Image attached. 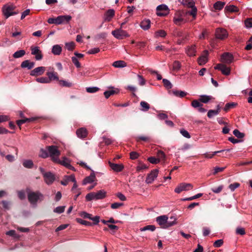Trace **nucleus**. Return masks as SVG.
Masks as SVG:
<instances>
[{"label": "nucleus", "instance_id": "26", "mask_svg": "<svg viewBox=\"0 0 252 252\" xmlns=\"http://www.w3.org/2000/svg\"><path fill=\"white\" fill-rule=\"evenodd\" d=\"M34 65V63L31 62L29 60H26L23 62L21 64V66L22 68H27L28 69H31L33 67Z\"/></svg>", "mask_w": 252, "mask_h": 252}, {"label": "nucleus", "instance_id": "4", "mask_svg": "<svg viewBox=\"0 0 252 252\" xmlns=\"http://www.w3.org/2000/svg\"><path fill=\"white\" fill-rule=\"evenodd\" d=\"M183 4L185 6L191 8L190 11H185L186 14L190 15L193 19H195L196 17L197 10L194 1L192 0H185L183 1Z\"/></svg>", "mask_w": 252, "mask_h": 252}, {"label": "nucleus", "instance_id": "31", "mask_svg": "<svg viewBox=\"0 0 252 252\" xmlns=\"http://www.w3.org/2000/svg\"><path fill=\"white\" fill-rule=\"evenodd\" d=\"M62 47L59 45H54L52 47V52L55 55H59L62 52Z\"/></svg>", "mask_w": 252, "mask_h": 252}, {"label": "nucleus", "instance_id": "10", "mask_svg": "<svg viewBox=\"0 0 252 252\" xmlns=\"http://www.w3.org/2000/svg\"><path fill=\"white\" fill-rule=\"evenodd\" d=\"M234 57L233 55L227 52H225L221 55L220 61L223 63L230 64L233 62Z\"/></svg>", "mask_w": 252, "mask_h": 252}, {"label": "nucleus", "instance_id": "38", "mask_svg": "<svg viewBox=\"0 0 252 252\" xmlns=\"http://www.w3.org/2000/svg\"><path fill=\"white\" fill-rule=\"evenodd\" d=\"M220 113V108L216 110H210L207 113L209 118H212L214 116L217 115Z\"/></svg>", "mask_w": 252, "mask_h": 252}, {"label": "nucleus", "instance_id": "35", "mask_svg": "<svg viewBox=\"0 0 252 252\" xmlns=\"http://www.w3.org/2000/svg\"><path fill=\"white\" fill-rule=\"evenodd\" d=\"M225 4V3L224 2L218 1L214 3V8L215 10H220L223 8Z\"/></svg>", "mask_w": 252, "mask_h": 252}, {"label": "nucleus", "instance_id": "39", "mask_svg": "<svg viewBox=\"0 0 252 252\" xmlns=\"http://www.w3.org/2000/svg\"><path fill=\"white\" fill-rule=\"evenodd\" d=\"M26 54L25 50H20L15 52L13 55L14 58H19L23 57Z\"/></svg>", "mask_w": 252, "mask_h": 252}, {"label": "nucleus", "instance_id": "59", "mask_svg": "<svg viewBox=\"0 0 252 252\" xmlns=\"http://www.w3.org/2000/svg\"><path fill=\"white\" fill-rule=\"evenodd\" d=\"M191 106L194 108H198L200 106H202V104L200 103L199 101L194 100L191 102Z\"/></svg>", "mask_w": 252, "mask_h": 252}, {"label": "nucleus", "instance_id": "27", "mask_svg": "<svg viewBox=\"0 0 252 252\" xmlns=\"http://www.w3.org/2000/svg\"><path fill=\"white\" fill-rule=\"evenodd\" d=\"M214 99V98L211 95H202L200 96L199 100L201 102L207 103Z\"/></svg>", "mask_w": 252, "mask_h": 252}, {"label": "nucleus", "instance_id": "22", "mask_svg": "<svg viewBox=\"0 0 252 252\" xmlns=\"http://www.w3.org/2000/svg\"><path fill=\"white\" fill-rule=\"evenodd\" d=\"M208 61V51H205L204 54L200 56L198 59V63L200 65L205 64Z\"/></svg>", "mask_w": 252, "mask_h": 252}, {"label": "nucleus", "instance_id": "16", "mask_svg": "<svg viewBox=\"0 0 252 252\" xmlns=\"http://www.w3.org/2000/svg\"><path fill=\"white\" fill-rule=\"evenodd\" d=\"M71 16L70 15H61L57 17V25L66 24L71 20Z\"/></svg>", "mask_w": 252, "mask_h": 252}, {"label": "nucleus", "instance_id": "64", "mask_svg": "<svg viewBox=\"0 0 252 252\" xmlns=\"http://www.w3.org/2000/svg\"><path fill=\"white\" fill-rule=\"evenodd\" d=\"M223 243V241L222 239H219V240L216 241L214 243L213 245L215 247L219 248L222 245Z\"/></svg>", "mask_w": 252, "mask_h": 252}, {"label": "nucleus", "instance_id": "28", "mask_svg": "<svg viewBox=\"0 0 252 252\" xmlns=\"http://www.w3.org/2000/svg\"><path fill=\"white\" fill-rule=\"evenodd\" d=\"M46 75L48 76V79L50 80V82L52 80H59V77L58 76L57 73L55 72L54 71L48 72L46 73Z\"/></svg>", "mask_w": 252, "mask_h": 252}, {"label": "nucleus", "instance_id": "6", "mask_svg": "<svg viewBox=\"0 0 252 252\" xmlns=\"http://www.w3.org/2000/svg\"><path fill=\"white\" fill-rule=\"evenodd\" d=\"M186 12L184 10L177 11L173 17V22L176 25H180L186 22L184 17L186 15Z\"/></svg>", "mask_w": 252, "mask_h": 252}, {"label": "nucleus", "instance_id": "13", "mask_svg": "<svg viewBox=\"0 0 252 252\" xmlns=\"http://www.w3.org/2000/svg\"><path fill=\"white\" fill-rule=\"evenodd\" d=\"M158 173V170L155 169L151 171L150 173L148 174L145 182L147 184H151L154 181V180L157 177Z\"/></svg>", "mask_w": 252, "mask_h": 252}, {"label": "nucleus", "instance_id": "43", "mask_svg": "<svg viewBox=\"0 0 252 252\" xmlns=\"http://www.w3.org/2000/svg\"><path fill=\"white\" fill-rule=\"evenodd\" d=\"M140 106L142 107L141 110L143 111H147L150 109L149 104L144 101L140 102Z\"/></svg>", "mask_w": 252, "mask_h": 252}, {"label": "nucleus", "instance_id": "49", "mask_svg": "<svg viewBox=\"0 0 252 252\" xmlns=\"http://www.w3.org/2000/svg\"><path fill=\"white\" fill-rule=\"evenodd\" d=\"M33 120L32 119H24L20 120H18L17 121V125L20 127V126L24 123H25L26 122H31Z\"/></svg>", "mask_w": 252, "mask_h": 252}, {"label": "nucleus", "instance_id": "41", "mask_svg": "<svg viewBox=\"0 0 252 252\" xmlns=\"http://www.w3.org/2000/svg\"><path fill=\"white\" fill-rule=\"evenodd\" d=\"M59 84L62 87H70L72 86V83L69 82H67L65 80H59Z\"/></svg>", "mask_w": 252, "mask_h": 252}, {"label": "nucleus", "instance_id": "56", "mask_svg": "<svg viewBox=\"0 0 252 252\" xmlns=\"http://www.w3.org/2000/svg\"><path fill=\"white\" fill-rule=\"evenodd\" d=\"M80 216L84 219H89V220H91L92 219V215L86 212H82L80 213Z\"/></svg>", "mask_w": 252, "mask_h": 252}, {"label": "nucleus", "instance_id": "24", "mask_svg": "<svg viewBox=\"0 0 252 252\" xmlns=\"http://www.w3.org/2000/svg\"><path fill=\"white\" fill-rule=\"evenodd\" d=\"M186 53L189 56H194L196 54V46L195 45L188 46L186 48Z\"/></svg>", "mask_w": 252, "mask_h": 252}, {"label": "nucleus", "instance_id": "54", "mask_svg": "<svg viewBox=\"0 0 252 252\" xmlns=\"http://www.w3.org/2000/svg\"><path fill=\"white\" fill-rule=\"evenodd\" d=\"M233 134L236 137L239 138H243L244 136V133L240 132L237 129H235L233 131Z\"/></svg>", "mask_w": 252, "mask_h": 252}, {"label": "nucleus", "instance_id": "20", "mask_svg": "<svg viewBox=\"0 0 252 252\" xmlns=\"http://www.w3.org/2000/svg\"><path fill=\"white\" fill-rule=\"evenodd\" d=\"M95 176L94 171H92V172L91 173L90 175L86 177L83 180V184L86 185L88 183H91L94 181L95 180Z\"/></svg>", "mask_w": 252, "mask_h": 252}, {"label": "nucleus", "instance_id": "7", "mask_svg": "<svg viewBox=\"0 0 252 252\" xmlns=\"http://www.w3.org/2000/svg\"><path fill=\"white\" fill-rule=\"evenodd\" d=\"M112 34L115 38L118 39H122L125 37L129 36L127 32L123 30L122 28L113 31L112 32Z\"/></svg>", "mask_w": 252, "mask_h": 252}, {"label": "nucleus", "instance_id": "17", "mask_svg": "<svg viewBox=\"0 0 252 252\" xmlns=\"http://www.w3.org/2000/svg\"><path fill=\"white\" fill-rule=\"evenodd\" d=\"M43 177L45 183L48 185L52 184L55 179L54 174L50 172L45 173Z\"/></svg>", "mask_w": 252, "mask_h": 252}, {"label": "nucleus", "instance_id": "18", "mask_svg": "<svg viewBox=\"0 0 252 252\" xmlns=\"http://www.w3.org/2000/svg\"><path fill=\"white\" fill-rule=\"evenodd\" d=\"M109 164L112 170L117 172L122 171L124 168V165L122 164L114 163L109 161Z\"/></svg>", "mask_w": 252, "mask_h": 252}, {"label": "nucleus", "instance_id": "2", "mask_svg": "<svg viewBox=\"0 0 252 252\" xmlns=\"http://www.w3.org/2000/svg\"><path fill=\"white\" fill-rule=\"evenodd\" d=\"M168 219L167 216L162 215L157 217L156 221L160 228L163 229L168 228L177 223L176 219H174L172 221H168Z\"/></svg>", "mask_w": 252, "mask_h": 252}, {"label": "nucleus", "instance_id": "1", "mask_svg": "<svg viewBox=\"0 0 252 252\" xmlns=\"http://www.w3.org/2000/svg\"><path fill=\"white\" fill-rule=\"evenodd\" d=\"M61 151L57 146L55 145L48 146L45 149H41L40 151L39 156L42 158L50 157L51 160L54 162H60L59 156Z\"/></svg>", "mask_w": 252, "mask_h": 252}, {"label": "nucleus", "instance_id": "15", "mask_svg": "<svg viewBox=\"0 0 252 252\" xmlns=\"http://www.w3.org/2000/svg\"><path fill=\"white\" fill-rule=\"evenodd\" d=\"M32 54L35 55L36 60H40L42 59L41 51L39 50L38 47H31Z\"/></svg>", "mask_w": 252, "mask_h": 252}, {"label": "nucleus", "instance_id": "33", "mask_svg": "<svg viewBox=\"0 0 252 252\" xmlns=\"http://www.w3.org/2000/svg\"><path fill=\"white\" fill-rule=\"evenodd\" d=\"M115 14V11L113 9L108 10L106 14H105V19L106 21H109L111 20L112 18L114 16Z\"/></svg>", "mask_w": 252, "mask_h": 252}, {"label": "nucleus", "instance_id": "19", "mask_svg": "<svg viewBox=\"0 0 252 252\" xmlns=\"http://www.w3.org/2000/svg\"><path fill=\"white\" fill-rule=\"evenodd\" d=\"M109 89V91H105L104 93V95L106 98H108L111 95L117 94L119 92L118 89H115L113 87H110Z\"/></svg>", "mask_w": 252, "mask_h": 252}, {"label": "nucleus", "instance_id": "58", "mask_svg": "<svg viewBox=\"0 0 252 252\" xmlns=\"http://www.w3.org/2000/svg\"><path fill=\"white\" fill-rule=\"evenodd\" d=\"M240 186V184L238 183H234L233 184H231L229 186V188L230 189V190L232 191H234V190L239 187Z\"/></svg>", "mask_w": 252, "mask_h": 252}, {"label": "nucleus", "instance_id": "3", "mask_svg": "<svg viewBox=\"0 0 252 252\" xmlns=\"http://www.w3.org/2000/svg\"><path fill=\"white\" fill-rule=\"evenodd\" d=\"M26 192L28 194V200L32 204H36L38 200L43 199V195L39 191H31L30 189H27Z\"/></svg>", "mask_w": 252, "mask_h": 252}, {"label": "nucleus", "instance_id": "21", "mask_svg": "<svg viewBox=\"0 0 252 252\" xmlns=\"http://www.w3.org/2000/svg\"><path fill=\"white\" fill-rule=\"evenodd\" d=\"M76 134L77 136L81 138H85L88 134V131L86 128L81 127L76 130Z\"/></svg>", "mask_w": 252, "mask_h": 252}, {"label": "nucleus", "instance_id": "30", "mask_svg": "<svg viewBox=\"0 0 252 252\" xmlns=\"http://www.w3.org/2000/svg\"><path fill=\"white\" fill-rule=\"evenodd\" d=\"M94 194L95 196V199H102L105 197L106 192L103 190H100L97 192H94Z\"/></svg>", "mask_w": 252, "mask_h": 252}, {"label": "nucleus", "instance_id": "12", "mask_svg": "<svg viewBox=\"0 0 252 252\" xmlns=\"http://www.w3.org/2000/svg\"><path fill=\"white\" fill-rule=\"evenodd\" d=\"M214 68L215 69L220 70L223 75H228L230 73V67L227 66L224 63H219Z\"/></svg>", "mask_w": 252, "mask_h": 252}, {"label": "nucleus", "instance_id": "44", "mask_svg": "<svg viewBox=\"0 0 252 252\" xmlns=\"http://www.w3.org/2000/svg\"><path fill=\"white\" fill-rule=\"evenodd\" d=\"M23 166L28 168H32L33 167V163L31 160H26L23 163Z\"/></svg>", "mask_w": 252, "mask_h": 252}, {"label": "nucleus", "instance_id": "48", "mask_svg": "<svg viewBox=\"0 0 252 252\" xmlns=\"http://www.w3.org/2000/svg\"><path fill=\"white\" fill-rule=\"evenodd\" d=\"M173 93L175 95L181 97H183L187 95V93L184 91H174Z\"/></svg>", "mask_w": 252, "mask_h": 252}, {"label": "nucleus", "instance_id": "53", "mask_svg": "<svg viewBox=\"0 0 252 252\" xmlns=\"http://www.w3.org/2000/svg\"><path fill=\"white\" fill-rule=\"evenodd\" d=\"M148 160L152 164H157L159 162V159H158L154 157H151L148 158Z\"/></svg>", "mask_w": 252, "mask_h": 252}, {"label": "nucleus", "instance_id": "32", "mask_svg": "<svg viewBox=\"0 0 252 252\" xmlns=\"http://www.w3.org/2000/svg\"><path fill=\"white\" fill-rule=\"evenodd\" d=\"M113 66L115 67H124L126 66V63L123 61H117L113 63Z\"/></svg>", "mask_w": 252, "mask_h": 252}, {"label": "nucleus", "instance_id": "23", "mask_svg": "<svg viewBox=\"0 0 252 252\" xmlns=\"http://www.w3.org/2000/svg\"><path fill=\"white\" fill-rule=\"evenodd\" d=\"M140 26L143 30H148L151 27V21L149 19H144L141 21Z\"/></svg>", "mask_w": 252, "mask_h": 252}, {"label": "nucleus", "instance_id": "34", "mask_svg": "<svg viewBox=\"0 0 252 252\" xmlns=\"http://www.w3.org/2000/svg\"><path fill=\"white\" fill-rule=\"evenodd\" d=\"M167 33L166 32L163 30H159L155 32V37L156 38L165 37Z\"/></svg>", "mask_w": 252, "mask_h": 252}, {"label": "nucleus", "instance_id": "51", "mask_svg": "<svg viewBox=\"0 0 252 252\" xmlns=\"http://www.w3.org/2000/svg\"><path fill=\"white\" fill-rule=\"evenodd\" d=\"M65 207L64 206H58L54 209V212L59 214L62 213L64 211Z\"/></svg>", "mask_w": 252, "mask_h": 252}, {"label": "nucleus", "instance_id": "55", "mask_svg": "<svg viewBox=\"0 0 252 252\" xmlns=\"http://www.w3.org/2000/svg\"><path fill=\"white\" fill-rule=\"evenodd\" d=\"M223 188V186L222 185H220L217 188H213L211 189L212 191L215 193H219L221 191Z\"/></svg>", "mask_w": 252, "mask_h": 252}, {"label": "nucleus", "instance_id": "36", "mask_svg": "<svg viewBox=\"0 0 252 252\" xmlns=\"http://www.w3.org/2000/svg\"><path fill=\"white\" fill-rule=\"evenodd\" d=\"M156 227L154 225H148L144 227H142L140 229L141 231H144L146 230H150L151 231H154L156 230Z\"/></svg>", "mask_w": 252, "mask_h": 252}, {"label": "nucleus", "instance_id": "60", "mask_svg": "<svg viewBox=\"0 0 252 252\" xmlns=\"http://www.w3.org/2000/svg\"><path fill=\"white\" fill-rule=\"evenodd\" d=\"M236 233L237 234L244 235V234H245L246 232H245V230L244 228L238 227L236 228Z\"/></svg>", "mask_w": 252, "mask_h": 252}, {"label": "nucleus", "instance_id": "25", "mask_svg": "<svg viewBox=\"0 0 252 252\" xmlns=\"http://www.w3.org/2000/svg\"><path fill=\"white\" fill-rule=\"evenodd\" d=\"M75 181V176L73 175H71L70 176H66L64 177V178L63 180L61 181V183L62 185L63 186H66L68 184L69 182H74Z\"/></svg>", "mask_w": 252, "mask_h": 252}, {"label": "nucleus", "instance_id": "45", "mask_svg": "<svg viewBox=\"0 0 252 252\" xmlns=\"http://www.w3.org/2000/svg\"><path fill=\"white\" fill-rule=\"evenodd\" d=\"M202 195H203L202 193H198L193 196L188 197V198H185L182 199V200L183 201H191V200H194V199H197V198H198L201 197L202 196Z\"/></svg>", "mask_w": 252, "mask_h": 252}, {"label": "nucleus", "instance_id": "46", "mask_svg": "<svg viewBox=\"0 0 252 252\" xmlns=\"http://www.w3.org/2000/svg\"><path fill=\"white\" fill-rule=\"evenodd\" d=\"M76 221L77 222L81 224H83V225H86V226H91L92 225V223L91 222H89V221H86V220H83L81 219H80V218H77L76 219Z\"/></svg>", "mask_w": 252, "mask_h": 252}, {"label": "nucleus", "instance_id": "62", "mask_svg": "<svg viewBox=\"0 0 252 252\" xmlns=\"http://www.w3.org/2000/svg\"><path fill=\"white\" fill-rule=\"evenodd\" d=\"M94 195V192H92L87 194L86 196V200L87 201H91L93 199H95V196Z\"/></svg>", "mask_w": 252, "mask_h": 252}, {"label": "nucleus", "instance_id": "42", "mask_svg": "<svg viewBox=\"0 0 252 252\" xmlns=\"http://www.w3.org/2000/svg\"><path fill=\"white\" fill-rule=\"evenodd\" d=\"M55 163H59L62 165H63V166H65L66 167L68 168L69 169L73 170L74 169V168L70 165L69 163L66 162L65 160H61L60 162H56Z\"/></svg>", "mask_w": 252, "mask_h": 252}, {"label": "nucleus", "instance_id": "63", "mask_svg": "<svg viewBox=\"0 0 252 252\" xmlns=\"http://www.w3.org/2000/svg\"><path fill=\"white\" fill-rule=\"evenodd\" d=\"M124 205L123 203L115 202L111 204V207L113 209H118Z\"/></svg>", "mask_w": 252, "mask_h": 252}, {"label": "nucleus", "instance_id": "52", "mask_svg": "<svg viewBox=\"0 0 252 252\" xmlns=\"http://www.w3.org/2000/svg\"><path fill=\"white\" fill-rule=\"evenodd\" d=\"M99 89L96 87H89L86 88L87 92L89 93H95L99 91Z\"/></svg>", "mask_w": 252, "mask_h": 252}, {"label": "nucleus", "instance_id": "57", "mask_svg": "<svg viewBox=\"0 0 252 252\" xmlns=\"http://www.w3.org/2000/svg\"><path fill=\"white\" fill-rule=\"evenodd\" d=\"M245 26L247 28H252V18H248L245 21Z\"/></svg>", "mask_w": 252, "mask_h": 252}, {"label": "nucleus", "instance_id": "61", "mask_svg": "<svg viewBox=\"0 0 252 252\" xmlns=\"http://www.w3.org/2000/svg\"><path fill=\"white\" fill-rule=\"evenodd\" d=\"M181 68V63L178 61H175L173 64V69L175 70H178Z\"/></svg>", "mask_w": 252, "mask_h": 252}, {"label": "nucleus", "instance_id": "37", "mask_svg": "<svg viewBox=\"0 0 252 252\" xmlns=\"http://www.w3.org/2000/svg\"><path fill=\"white\" fill-rule=\"evenodd\" d=\"M237 105V103L235 102L227 103L225 104L224 107V110L225 112H227L230 109L235 107Z\"/></svg>", "mask_w": 252, "mask_h": 252}, {"label": "nucleus", "instance_id": "5", "mask_svg": "<svg viewBox=\"0 0 252 252\" xmlns=\"http://www.w3.org/2000/svg\"><path fill=\"white\" fill-rule=\"evenodd\" d=\"M15 8V6L13 4H6L3 6L2 13L6 19L18 13V12L14 11Z\"/></svg>", "mask_w": 252, "mask_h": 252}, {"label": "nucleus", "instance_id": "50", "mask_svg": "<svg viewBox=\"0 0 252 252\" xmlns=\"http://www.w3.org/2000/svg\"><path fill=\"white\" fill-rule=\"evenodd\" d=\"M65 45L68 50L71 51L74 48L75 43L73 42H69L66 43Z\"/></svg>", "mask_w": 252, "mask_h": 252}, {"label": "nucleus", "instance_id": "40", "mask_svg": "<svg viewBox=\"0 0 252 252\" xmlns=\"http://www.w3.org/2000/svg\"><path fill=\"white\" fill-rule=\"evenodd\" d=\"M157 158L159 159V161H164L165 159V154L161 151H158L157 154Z\"/></svg>", "mask_w": 252, "mask_h": 252}, {"label": "nucleus", "instance_id": "29", "mask_svg": "<svg viewBox=\"0 0 252 252\" xmlns=\"http://www.w3.org/2000/svg\"><path fill=\"white\" fill-rule=\"evenodd\" d=\"M224 10L226 12H237L239 8L234 5H229L225 6Z\"/></svg>", "mask_w": 252, "mask_h": 252}, {"label": "nucleus", "instance_id": "8", "mask_svg": "<svg viewBox=\"0 0 252 252\" xmlns=\"http://www.w3.org/2000/svg\"><path fill=\"white\" fill-rule=\"evenodd\" d=\"M157 14L158 16H165L169 13V9L165 4H161L157 7Z\"/></svg>", "mask_w": 252, "mask_h": 252}, {"label": "nucleus", "instance_id": "14", "mask_svg": "<svg viewBox=\"0 0 252 252\" xmlns=\"http://www.w3.org/2000/svg\"><path fill=\"white\" fill-rule=\"evenodd\" d=\"M45 71V67L39 66L35 68L30 72V75L32 76H37L42 75Z\"/></svg>", "mask_w": 252, "mask_h": 252}, {"label": "nucleus", "instance_id": "47", "mask_svg": "<svg viewBox=\"0 0 252 252\" xmlns=\"http://www.w3.org/2000/svg\"><path fill=\"white\" fill-rule=\"evenodd\" d=\"M36 81L40 83H50V80L48 79L47 77H40L36 78Z\"/></svg>", "mask_w": 252, "mask_h": 252}, {"label": "nucleus", "instance_id": "9", "mask_svg": "<svg viewBox=\"0 0 252 252\" xmlns=\"http://www.w3.org/2000/svg\"><path fill=\"white\" fill-rule=\"evenodd\" d=\"M215 35L217 38L224 40L227 38L228 33L226 30L222 28H218L216 30Z\"/></svg>", "mask_w": 252, "mask_h": 252}, {"label": "nucleus", "instance_id": "11", "mask_svg": "<svg viewBox=\"0 0 252 252\" xmlns=\"http://www.w3.org/2000/svg\"><path fill=\"white\" fill-rule=\"evenodd\" d=\"M192 188L193 186L191 184L182 183L176 188L175 191L177 193H180L183 190H189L192 189Z\"/></svg>", "mask_w": 252, "mask_h": 252}]
</instances>
